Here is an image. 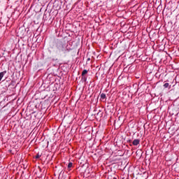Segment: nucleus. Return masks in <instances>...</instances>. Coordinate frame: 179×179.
Wrapping results in <instances>:
<instances>
[{"instance_id": "nucleus-2", "label": "nucleus", "mask_w": 179, "mask_h": 179, "mask_svg": "<svg viewBox=\"0 0 179 179\" xmlns=\"http://www.w3.org/2000/svg\"><path fill=\"white\" fill-rule=\"evenodd\" d=\"M141 141L139 139H135L134 141H133V145L134 146H138V145H139Z\"/></svg>"}, {"instance_id": "nucleus-9", "label": "nucleus", "mask_w": 179, "mask_h": 179, "mask_svg": "<svg viewBox=\"0 0 179 179\" xmlns=\"http://www.w3.org/2000/svg\"><path fill=\"white\" fill-rule=\"evenodd\" d=\"M82 79L84 80V82H86V80H87V78L85 76L83 78H82Z\"/></svg>"}, {"instance_id": "nucleus-1", "label": "nucleus", "mask_w": 179, "mask_h": 179, "mask_svg": "<svg viewBox=\"0 0 179 179\" xmlns=\"http://www.w3.org/2000/svg\"><path fill=\"white\" fill-rule=\"evenodd\" d=\"M56 44V47L59 50V52H66V50L65 49V47L63 45L62 42L57 41Z\"/></svg>"}, {"instance_id": "nucleus-8", "label": "nucleus", "mask_w": 179, "mask_h": 179, "mask_svg": "<svg viewBox=\"0 0 179 179\" xmlns=\"http://www.w3.org/2000/svg\"><path fill=\"white\" fill-rule=\"evenodd\" d=\"M169 84L168 83H166L164 85V87H165L166 89V87H169Z\"/></svg>"}, {"instance_id": "nucleus-6", "label": "nucleus", "mask_w": 179, "mask_h": 179, "mask_svg": "<svg viewBox=\"0 0 179 179\" xmlns=\"http://www.w3.org/2000/svg\"><path fill=\"white\" fill-rule=\"evenodd\" d=\"M101 98L103 99H106V94H101Z\"/></svg>"}, {"instance_id": "nucleus-5", "label": "nucleus", "mask_w": 179, "mask_h": 179, "mask_svg": "<svg viewBox=\"0 0 179 179\" xmlns=\"http://www.w3.org/2000/svg\"><path fill=\"white\" fill-rule=\"evenodd\" d=\"M73 164H72V162H69L68 164V169H71V167H72Z\"/></svg>"}, {"instance_id": "nucleus-7", "label": "nucleus", "mask_w": 179, "mask_h": 179, "mask_svg": "<svg viewBox=\"0 0 179 179\" xmlns=\"http://www.w3.org/2000/svg\"><path fill=\"white\" fill-rule=\"evenodd\" d=\"M41 157V155L37 154L35 157V159H40Z\"/></svg>"}, {"instance_id": "nucleus-3", "label": "nucleus", "mask_w": 179, "mask_h": 179, "mask_svg": "<svg viewBox=\"0 0 179 179\" xmlns=\"http://www.w3.org/2000/svg\"><path fill=\"white\" fill-rule=\"evenodd\" d=\"M5 73H6V71H4L0 73V82H1V80H2V78L5 76Z\"/></svg>"}, {"instance_id": "nucleus-4", "label": "nucleus", "mask_w": 179, "mask_h": 179, "mask_svg": "<svg viewBox=\"0 0 179 179\" xmlns=\"http://www.w3.org/2000/svg\"><path fill=\"white\" fill-rule=\"evenodd\" d=\"M86 74H87V70H83L82 72V78H84Z\"/></svg>"}]
</instances>
